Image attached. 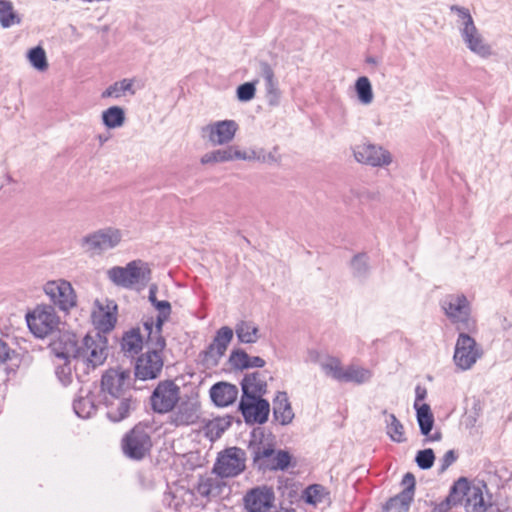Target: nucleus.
I'll use <instances>...</instances> for the list:
<instances>
[{
  "label": "nucleus",
  "mask_w": 512,
  "mask_h": 512,
  "mask_svg": "<svg viewBox=\"0 0 512 512\" xmlns=\"http://www.w3.org/2000/svg\"><path fill=\"white\" fill-rule=\"evenodd\" d=\"M74 335H63L59 341L53 342L51 351L55 355V375L63 386L72 382L70 359L76 361L75 367L82 364L87 369H95L102 365L108 356V340L99 334H87L81 344L75 341Z\"/></svg>",
  "instance_id": "nucleus-1"
},
{
  "label": "nucleus",
  "mask_w": 512,
  "mask_h": 512,
  "mask_svg": "<svg viewBox=\"0 0 512 512\" xmlns=\"http://www.w3.org/2000/svg\"><path fill=\"white\" fill-rule=\"evenodd\" d=\"M446 500L453 506H463L466 512H486L492 506L493 495L484 481L460 477L451 486Z\"/></svg>",
  "instance_id": "nucleus-2"
},
{
  "label": "nucleus",
  "mask_w": 512,
  "mask_h": 512,
  "mask_svg": "<svg viewBox=\"0 0 512 512\" xmlns=\"http://www.w3.org/2000/svg\"><path fill=\"white\" fill-rule=\"evenodd\" d=\"M446 317L457 331H475L476 321L471 315V305L464 294H449L441 302Z\"/></svg>",
  "instance_id": "nucleus-3"
},
{
  "label": "nucleus",
  "mask_w": 512,
  "mask_h": 512,
  "mask_svg": "<svg viewBox=\"0 0 512 512\" xmlns=\"http://www.w3.org/2000/svg\"><path fill=\"white\" fill-rule=\"evenodd\" d=\"M107 276L117 286L132 288L136 284H146L151 279V269L146 262L134 260L125 267L110 268Z\"/></svg>",
  "instance_id": "nucleus-4"
},
{
  "label": "nucleus",
  "mask_w": 512,
  "mask_h": 512,
  "mask_svg": "<svg viewBox=\"0 0 512 512\" xmlns=\"http://www.w3.org/2000/svg\"><path fill=\"white\" fill-rule=\"evenodd\" d=\"M29 330L38 338H45L58 330L60 318L53 306H37L26 315Z\"/></svg>",
  "instance_id": "nucleus-5"
},
{
  "label": "nucleus",
  "mask_w": 512,
  "mask_h": 512,
  "mask_svg": "<svg viewBox=\"0 0 512 512\" xmlns=\"http://www.w3.org/2000/svg\"><path fill=\"white\" fill-rule=\"evenodd\" d=\"M147 346V352L141 354L135 362L134 376L142 381L158 378L164 365L162 355L164 349H156V344H147Z\"/></svg>",
  "instance_id": "nucleus-6"
},
{
  "label": "nucleus",
  "mask_w": 512,
  "mask_h": 512,
  "mask_svg": "<svg viewBox=\"0 0 512 512\" xmlns=\"http://www.w3.org/2000/svg\"><path fill=\"white\" fill-rule=\"evenodd\" d=\"M152 447L151 437L145 426L135 425L122 439V450L125 456L133 460H141Z\"/></svg>",
  "instance_id": "nucleus-7"
},
{
  "label": "nucleus",
  "mask_w": 512,
  "mask_h": 512,
  "mask_svg": "<svg viewBox=\"0 0 512 512\" xmlns=\"http://www.w3.org/2000/svg\"><path fill=\"white\" fill-rule=\"evenodd\" d=\"M246 453L238 447H230L219 453L213 472L221 478L235 477L245 469Z\"/></svg>",
  "instance_id": "nucleus-8"
},
{
  "label": "nucleus",
  "mask_w": 512,
  "mask_h": 512,
  "mask_svg": "<svg viewBox=\"0 0 512 512\" xmlns=\"http://www.w3.org/2000/svg\"><path fill=\"white\" fill-rule=\"evenodd\" d=\"M179 400L180 387L172 380L159 382L150 397L152 410L159 414L171 412Z\"/></svg>",
  "instance_id": "nucleus-9"
},
{
  "label": "nucleus",
  "mask_w": 512,
  "mask_h": 512,
  "mask_svg": "<svg viewBox=\"0 0 512 512\" xmlns=\"http://www.w3.org/2000/svg\"><path fill=\"white\" fill-rule=\"evenodd\" d=\"M131 372L122 368L108 369L101 378L103 398L124 396L131 393Z\"/></svg>",
  "instance_id": "nucleus-10"
},
{
  "label": "nucleus",
  "mask_w": 512,
  "mask_h": 512,
  "mask_svg": "<svg viewBox=\"0 0 512 512\" xmlns=\"http://www.w3.org/2000/svg\"><path fill=\"white\" fill-rule=\"evenodd\" d=\"M459 335L455 345L453 360L462 371L470 369L481 357L482 352L474 338L468 333L472 331H458Z\"/></svg>",
  "instance_id": "nucleus-11"
},
{
  "label": "nucleus",
  "mask_w": 512,
  "mask_h": 512,
  "mask_svg": "<svg viewBox=\"0 0 512 512\" xmlns=\"http://www.w3.org/2000/svg\"><path fill=\"white\" fill-rule=\"evenodd\" d=\"M169 413L168 423L170 425L175 427L194 425L201 417V404L196 397L180 398Z\"/></svg>",
  "instance_id": "nucleus-12"
},
{
  "label": "nucleus",
  "mask_w": 512,
  "mask_h": 512,
  "mask_svg": "<svg viewBox=\"0 0 512 512\" xmlns=\"http://www.w3.org/2000/svg\"><path fill=\"white\" fill-rule=\"evenodd\" d=\"M122 239V234L115 228H104L87 234L81 239V246L89 252L100 254L116 247Z\"/></svg>",
  "instance_id": "nucleus-13"
},
{
  "label": "nucleus",
  "mask_w": 512,
  "mask_h": 512,
  "mask_svg": "<svg viewBox=\"0 0 512 512\" xmlns=\"http://www.w3.org/2000/svg\"><path fill=\"white\" fill-rule=\"evenodd\" d=\"M44 292L51 302L62 311H69L76 306L77 297L70 282L59 279L48 281L44 285Z\"/></svg>",
  "instance_id": "nucleus-14"
},
{
  "label": "nucleus",
  "mask_w": 512,
  "mask_h": 512,
  "mask_svg": "<svg viewBox=\"0 0 512 512\" xmlns=\"http://www.w3.org/2000/svg\"><path fill=\"white\" fill-rule=\"evenodd\" d=\"M238 128L235 120H221L204 126L201 135L213 146L226 145L234 139Z\"/></svg>",
  "instance_id": "nucleus-15"
},
{
  "label": "nucleus",
  "mask_w": 512,
  "mask_h": 512,
  "mask_svg": "<svg viewBox=\"0 0 512 512\" xmlns=\"http://www.w3.org/2000/svg\"><path fill=\"white\" fill-rule=\"evenodd\" d=\"M239 409L246 423L263 424L268 420L270 404L262 396H242Z\"/></svg>",
  "instance_id": "nucleus-16"
},
{
  "label": "nucleus",
  "mask_w": 512,
  "mask_h": 512,
  "mask_svg": "<svg viewBox=\"0 0 512 512\" xmlns=\"http://www.w3.org/2000/svg\"><path fill=\"white\" fill-rule=\"evenodd\" d=\"M275 501V493L272 487L261 485L248 490L244 497V508L248 512H268Z\"/></svg>",
  "instance_id": "nucleus-17"
},
{
  "label": "nucleus",
  "mask_w": 512,
  "mask_h": 512,
  "mask_svg": "<svg viewBox=\"0 0 512 512\" xmlns=\"http://www.w3.org/2000/svg\"><path fill=\"white\" fill-rule=\"evenodd\" d=\"M404 489L396 496L390 498L383 506V512H408L414 499L415 477L406 473L402 479Z\"/></svg>",
  "instance_id": "nucleus-18"
},
{
  "label": "nucleus",
  "mask_w": 512,
  "mask_h": 512,
  "mask_svg": "<svg viewBox=\"0 0 512 512\" xmlns=\"http://www.w3.org/2000/svg\"><path fill=\"white\" fill-rule=\"evenodd\" d=\"M107 408L106 415L112 422H120L127 418L131 411L137 407V401L132 394L103 398Z\"/></svg>",
  "instance_id": "nucleus-19"
},
{
  "label": "nucleus",
  "mask_w": 512,
  "mask_h": 512,
  "mask_svg": "<svg viewBox=\"0 0 512 512\" xmlns=\"http://www.w3.org/2000/svg\"><path fill=\"white\" fill-rule=\"evenodd\" d=\"M354 157L360 162L371 166H384L391 162L390 153L382 147L363 143L354 148Z\"/></svg>",
  "instance_id": "nucleus-20"
},
{
  "label": "nucleus",
  "mask_w": 512,
  "mask_h": 512,
  "mask_svg": "<svg viewBox=\"0 0 512 512\" xmlns=\"http://www.w3.org/2000/svg\"><path fill=\"white\" fill-rule=\"evenodd\" d=\"M96 305L98 309L92 313V322L98 332L94 335L99 334L101 336V333H108L115 327L117 305L111 300H107L105 306L99 301H96ZM102 337L104 336L102 335Z\"/></svg>",
  "instance_id": "nucleus-21"
},
{
  "label": "nucleus",
  "mask_w": 512,
  "mask_h": 512,
  "mask_svg": "<svg viewBox=\"0 0 512 512\" xmlns=\"http://www.w3.org/2000/svg\"><path fill=\"white\" fill-rule=\"evenodd\" d=\"M169 317H163L161 313H158L156 318L152 316L143 318L142 326L147 344H156V349H165L166 340L162 335V328Z\"/></svg>",
  "instance_id": "nucleus-22"
},
{
  "label": "nucleus",
  "mask_w": 512,
  "mask_h": 512,
  "mask_svg": "<svg viewBox=\"0 0 512 512\" xmlns=\"http://www.w3.org/2000/svg\"><path fill=\"white\" fill-rule=\"evenodd\" d=\"M233 338V330L228 326L221 327L212 341L205 350V359H212L217 362L226 352L229 343Z\"/></svg>",
  "instance_id": "nucleus-23"
},
{
  "label": "nucleus",
  "mask_w": 512,
  "mask_h": 512,
  "mask_svg": "<svg viewBox=\"0 0 512 512\" xmlns=\"http://www.w3.org/2000/svg\"><path fill=\"white\" fill-rule=\"evenodd\" d=\"M461 38L466 47L474 54L482 58H488L492 54L491 46L485 41L477 27L463 33Z\"/></svg>",
  "instance_id": "nucleus-24"
},
{
  "label": "nucleus",
  "mask_w": 512,
  "mask_h": 512,
  "mask_svg": "<svg viewBox=\"0 0 512 512\" xmlns=\"http://www.w3.org/2000/svg\"><path fill=\"white\" fill-rule=\"evenodd\" d=\"M273 417L281 425L290 424L294 418V412L285 391H278L273 399Z\"/></svg>",
  "instance_id": "nucleus-25"
},
{
  "label": "nucleus",
  "mask_w": 512,
  "mask_h": 512,
  "mask_svg": "<svg viewBox=\"0 0 512 512\" xmlns=\"http://www.w3.org/2000/svg\"><path fill=\"white\" fill-rule=\"evenodd\" d=\"M238 395V389L235 385L226 382L214 384L210 389V397L215 405L226 407L232 404Z\"/></svg>",
  "instance_id": "nucleus-26"
},
{
  "label": "nucleus",
  "mask_w": 512,
  "mask_h": 512,
  "mask_svg": "<svg viewBox=\"0 0 512 512\" xmlns=\"http://www.w3.org/2000/svg\"><path fill=\"white\" fill-rule=\"evenodd\" d=\"M145 336L140 327H134L125 332L121 340V349L125 355L134 357L139 354L143 348Z\"/></svg>",
  "instance_id": "nucleus-27"
},
{
  "label": "nucleus",
  "mask_w": 512,
  "mask_h": 512,
  "mask_svg": "<svg viewBox=\"0 0 512 512\" xmlns=\"http://www.w3.org/2000/svg\"><path fill=\"white\" fill-rule=\"evenodd\" d=\"M242 396H262L267 391V383L260 372L246 374L241 382Z\"/></svg>",
  "instance_id": "nucleus-28"
},
{
  "label": "nucleus",
  "mask_w": 512,
  "mask_h": 512,
  "mask_svg": "<svg viewBox=\"0 0 512 512\" xmlns=\"http://www.w3.org/2000/svg\"><path fill=\"white\" fill-rule=\"evenodd\" d=\"M237 155H238V146L230 145V146H226L225 148L216 149V150L205 153L201 157L200 162L203 165L230 162V161L238 160Z\"/></svg>",
  "instance_id": "nucleus-29"
},
{
  "label": "nucleus",
  "mask_w": 512,
  "mask_h": 512,
  "mask_svg": "<svg viewBox=\"0 0 512 512\" xmlns=\"http://www.w3.org/2000/svg\"><path fill=\"white\" fill-rule=\"evenodd\" d=\"M233 417L225 415L209 420L203 427L204 434L211 441L219 439L222 434L231 426Z\"/></svg>",
  "instance_id": "nucleus-30"
},
{
  "label": "nucleus",
  "mask_w": 512,
  "mask_h": 512,
  "mask_svg": "<svg viewBox=\"0 0 512 512\" xmlns=\"http://www.w3.org/2000/svg\"><path fill=\"white\" fill-rule=\"evenodd\" d=\"M414 408L416 410V418L420 432L422 435L428 436L434 426V416L431 411V408L426 403H414Z\"/></svg>",
  "instance_id": "nucleus-31"
},
{
  "label": "nucleus",
  "mask_w": 512,
  "mask_h": 512,
  "mask_svg": "<svg viewBox=\"0 0 512 512\" xmlns=\"http://www.w3.org/2000/svg\"><path fill=\"white\" fill-rule=\"evenodd\" d=\"M236 336L241 343L253 344L259 339V329L251 321H240L235 326Z\"/></svg>",
  "instance_id": "nucleus-32"
},
{
  "label": "nucleus",
  "mask_w": 512,
  "mask_h": 512,
  "mask_svg": "<svg viewBox=\"0 0 512 512\" xmlns=\"http://www.w3.org/2000/svg\"><path fill=\"white\" fill-rule=\"evenodd\" d=\"M382 414L385 415L386 433L390 439L396 443H403L406 441L404 436V426L398 420V418L388 413L387 410H383Z\"/></svg>",
  "instance_id": "nucleus-33"
},
{
  "label": "nucleus",
  "mask_w": 512,
  "mask_h": 512,
  "mask_svg": "<svg viewBox=\"0 0 512 512\" xmlns=\"http://www.w3.org/2000/svg\"><path fill=\"white\" fill-rule=\"evenodd\" d=\"M102 122L108 129L121 127L125 122V111L120 106H111L102 112Z\"/></svg>",
  "instance_id": "nucleus-34"
},
{
  "label": "nucleus",
  "mask_w": 512,
  "mask_h": 512,
  "mask_svg": "<svg viewBox=\"0 0 512 512\" xmlns=\"http://www.w3.org/2000/svg\"><path fill=\"white\" fill-rule=\"evenodd\" d=\"M248 448L252 454L254 464L260 470H262L261 463H268L274 452L271 445H264L262 442H250Z\"/></svg>",
  "instance_id": "nucleus-35"
},
{
  "label": "nucleus",
  "mask_w": 512,
  "mask_h": 512,
  "mask_svg": "<svg viewBox=\"0 0 512 512\" xmlns=\"http://www.w3.org/2000/svg\"><path fill=\"white\" fill-rule=\"evenodd\" d=\"M450 11L457 15V24L460 35L476 27L468 8L459 5H452L450 7Z\"/></svg>",
  "instance_id": "nucleus-36"
},
{
  "label": "nucleus",
  "mask_w": 512,
  "mask_h": 512,
  "mask_svg": "<svg viewBox=\"0 0 512 512\" xmlns=\"http://www.w3.org/2000/svg\"><path fill=\"white\" fill-rule=\"evenodd\" d=\"M73 409L80 418H90L96 412V405L93 396L87 395L76 399L73 403Z\"/></svg>",
  "instance_id": "nucleus-37"
},
{
  "label": "nucleus",
  "mask_w": 512,
  "mask_h": 512,
  "mask_svg": "<svg viewBox=\"0 0 512 512\" xmlns=\"http://www.w3.org/2000/svg\"><path fill=\"white\" fill-rule=\"evenodd\" d=\"M355 91L361 104L369 105L372 103L374 98L372 85L366 76H361L356 80Z\"/></svg>",
  "instance_id": "nucleus-38"
},
{
  "label": "nucleus",
  "mask_w": 512,
  "mask_h": 512,
  "mask_svg": "<svg viewBox=\"0 0 512 512\" xmlns=\"http://www.w3.org/2000/svg\"><path fill=\"white\" fill-rule=\"evenodd\" d=\"M371 378V372L368 369L349 366L344 369V374L341 382H353L356 384H362L369 381Z\"/></svg>",
  "instance_id": "nucleus-39"
},
{
  "label": "nucleus",
  "mask_w": 512,
  "mask_h": 512,
  "mask_svg": "<svg viewBox=\"0 0 512 512\" xmlns=\"http://www.w3.org/2000/svg\"><path fill=\"white\" fill-rule=\"evenodd\" d=\"M291 461V456L287 451H274L268 463H261L262 470H285Z\"/></svg>",
  "instance_id": "nucleus-40"
},
{
  "label": "nucleus",
  "mask_w": 512,
  "mask_h": 512,
  "mask_svg": "<svg viewBox=\"0 0 512 512\" xmlns=\"http://www.w3.org/2000/svg\"><path fill=\"white\" fill-rule=\"evenodd\" d=\"M21 21L18 14L13 11L12 3L5 0H0V24L3 28H9L14 24H19Z\"/></svg>",
  "instance_id": "nucleus-41"
},
{
  "label": "nucleus",
  "mask_w": 512,
  "mask_h": 512,
  "mask_svg": "<svg viewBox=\"0 0 512 512\" xmlns=\"http://www.w3.org/2000/svg\"><path fill=\"white\" fill-rule=\"evenodd\" d=\"M133 83L129 79H123L121 81L115 82L114 84L110 85L103 93L102 98H119L121 97L125 92H131V94H134V90L132 89Z\"/></svg>",
  "instance_id": "nucleus-42"
},
{
  "label": "nucleus",
  "mask_w": 512,
  "mask_h": 512,
  "mask_svg": "<svg viewBox=\"0 0 512 512\" xmlns=\"http://www.w3.org/2000/svg\"><path fill=\"white\" fill-rule=\"evenodd\" d=\"M321 368L327 376L341 382L344 369L339 359L328 357L325 361L321 362Z\"/></svg>",
  "instance_id": "nucleus-43"
},
{
  "label": "nucleus",
  "mask_w": 512,
  "mask_h": 512,
  "mask_svg": "<svg viewBox=\"0 0 512 512\" xmlns=\"http://www.w3.org/2000/svg\"><path fill=\"white\" fill-rule=\"evenodd\" d=\"M350 266L354 277L364 279L368 275L369 265L366 254L355 255L351 260Z\"/></svg>",
  "instance_id": "nucleus-44"
},
{
  "label": "nucleus",
  "mask_w": 512,
  "mask_h": 512,
  "mask_svg": "<svg viewBox=\"0 0 512 512\" xmlns=\"http://www.w3.org/2000/svg\"><path fill=\"white\" fill-rule=\"evenodd\" d=\"M27 56L31 65L38 71H45L48 68L46 53L42 47L30 49Z\"/></svg>",
  "instance_id": "nucleus-45"
},
{
  "label": "nucleus",
  "mask_w": 512,
  "mask_h": 512,
  "mask_svg": "<svg viewBox=\"0 0 512 512\" xmlns=\"http://www.w3.org/2000/svg\"><path fill=\"white\" fill-rule=\"evenodd\" d=\"M249 355L242 349H235L230 353L229 364L236 370L247 369Z\"/></svg>",
  "instance_id": "nucleus-46"
},
{
  "label": "nucleus",
  "mask_w": 512,
  "mask_h": 512,
  "mask_svg": "<svg viewBox=\"0 0 512 512\" xmlns=\"http://www.w3.org/2000/svg\"><path fill=\"white\" fill-rule=\"evenodd\" d=\"M435 461V454L431 448H426L418 451L415 457V462L418 467L423 470L430 469Z\"/></svg>",
  "instance_id": "nucleus-47"
},
{
  "label": "nucleus",
  "mask_w": 512,
  "mask_h": 512,
  "mask_svg": "<svg viewBox=\"0 0 512 512\" xmlns=\"http://www.w3.org/2000/svg\"><path fill=\"white\" fill-rule=\"evenodd\" d=\"M256 87L254 82H245L237 87V99L241 102H248L255 97Z\"/></svg>",
  "instance_id": "nucleus-48"
},
{
  "label": "nucleus",
  "mask_w": 512,
  "mask_h": 512,
  "mask_svg": "<svg viewBox=\"0 0 512 512\" xmlns=\"http://www.w3.org/2000/svg\"><path fill=\"white\" fill-rule=\"evenodd\" d=\"M266 101L271 107H276L280 104L281 92L278 88L277 81L265 84Z\"/></svg>",
  "instance_id": "nucleus-49"
},
{
  "label": "nucleus",
  "mask_w": 512,
  "mask_h": 512,
  "mask_svg": "<svg viewBox=\"0 0 512 512\" xmlns=\"http://www.w3.org/2000/svg\"><path fill=\"white\" fill-rule=\"evenodd\" d=\"M324 496V488L321 485H310L305 490V501L309 504L316 505L322 501Z\"/></svg>",
  "instance_id": "nucleus-50"
},
{
  "label": "nucleus",
  "mask_w": 512,
  "mask_h": 512,
  "mask_svg": "<svg viewBox=\"0 0 512 512\" xmlns=\"http://www.w3.org/2000/svg\"><path fill=\"white\" fill-rule=\"evenodd\" d=\"M17 357V352L0 338V366Z\"/></svg>",
  "instance_id": "nucleus-51"
},
{
  "label": "nucleus",
  "mask_w": 512,
  "mask_h": 512,
  "mask_svg": "<svg viewBox=\"0 0 512 512\" xmlns=\"http://www.w3.org/2000/svg\"><path fill=\"white\" fill-rule=\"evenodd\" d=\"M457 459V455L454 450H448L440 460L439 471H446Z\"/></svg>",
  "instance_id": "nucleus-52"
},
{
  "label": "nucleus",
  "mask_w": 512,
  "mask_h": 512,
  "mask_svg": "<svg viewBox=\"0 0 512 512\" xmlns=\"http://www.w3.org/2000/svg\"><path fill=\"white\" fill-rule=\"evenodd\" d=\"M276 152H277V147H274L273 151L268 152V153L263 148H260L259 162L269 163V164L278 163L279 157L277 156Z\"/></svg>",
  "instance_id": "nucleus-53"
},
{
  "label": "nucleus",
  "mask_w": 512,
  "mask_h": 512,
  "mask_svg": "<svg viewBox=\"0 0 512 512\" xmlns=\"http://www.w3.org/2000/svg\"><path fill=\"white\" fill-rule=\"evenodd\" d=\"M261 76L265 80V84L275 82L274 71L267 62L260 63Z\"/></svg>",
  "instance_id": "nucleus-54"
},
{
  "label": "nucleus",
  "mask_w": 512,
  "mask_h": 512,
  "mask_svg": "<svg viewBox=\"0 0 512 512\" xmlns=\"http://www.w3.org/2000/svg\"><path fill=\"white\" fill-rule=\"evenodd\" d=\"M238 160H246V161H259L260 159V149H252L249 152L242 151L238 148Z\"/></svg>",
  "instance_id": "nucleus-55"
},
{
  "label": "nucleus",
  "mask_w": 512,
  "mask_h": 512,
  "mask_svg": "<svg viewBox=\"0 0 512 512\" xmlns=\"http://www.w3.org/2000/svg\"><path fill=\"white\" fill-rule=\"evenodd\" d=\"M153 306L158 310V313H161L163 317L170 316L171 314V305L166 300H157Z\"/></svg>",
  "instance_id": "nucleus-56"
},
{
  "label": "nucleus",
  "mask_w": 512,
  "mask_h": 512,
  "mask_svg": "<svg viewBox=\"0 0 512 512\" xmlns=\"http://www.w3.org/2000/svg\"><path fill=\"white\" fill-rule=\"evenodd\" d=\"M265 366V360L259 356H249L247 369L249 368H262Z\"/></svg>",
  "instance_id": "nucleus-57"
},
{
  "label": "nucleus",
  "mask_w": 512,
  "mask_h": 512,
  "mask_svg": "<svg viewBox=\"0 0 512 512\" xmlns=\"http://www.w3.org/2000/svg\"><path fill=\"white\" fill-rule=\"evenodd\" d=\"M415 395H416V397H415L414 403L420 404L419 402L424 400L427 396L426 388L421 385H417L415 388Z\"/></svg>",
  "instance_id": "nucleus-58"
},
{
  "label": "nucleus",
  "mask_w": 512,
  "mask_h": 512,
  "mask_svg": "<svg viewBox=\"0 0 512 512\" xmlns=\"http://www.w3.org/2000/svg\"><path fill=\"white\" fill-rule=\"evenodd\" d=\"M453 506L450 502H448V500H444L442 501L440 504L436 505L432 512H447V510Z\"/></svg>",
  "instance_id": "nucleus-59"
},
{
  "label": "nucleus",
  "mask_w": 512,
  "mask_h": 512,
  "mask_svg": "<svg viewBox=\"0 0 512 512\" xmlns=\"http://www.w3.org/2000/svg\"><path fill=\"white\" fill-rule=\"evenodd\" d=\"M148 298L152 305L158 300L156 298V286L150 287Z\"/></svg>",
  "instance_id": "nucleus-60"
},
{
  "label": "nucleus",
  "mask_w": 512,
  "mask_h": 512,
  "mask_svg": "<svg viewBox=\"0 0 512 512\" xmlns=\"http://www.w3.org/2000/svg\"><path fill=\"white\" fill-rule=\"evenodd\" d=\"M440 439H441V433L440 432H436V433H434L432 435L429 434L425 441L434 442V441H439Z\"/></svg>",
  "instance_id": "nucleus-61"
},
{
  "label": "nucleus",
  "mask_w": 512,
  "mask_h": 512,
  "mask_svg": "<svg viewBox=\"0 0 512 512\" xmlns=\"http://www.w3.org/2000/svg\"><path fill=\"white\" fill-rule=\"evenodd\" d=\"M486 512H503L493 501L491 508L488 509Z\"/></svg>",
  "instance_id": "nucleus-62"
},
{
  "label": "nucleus",
  "mask_w": 512,
  "mask_h": 512,
  "mask_svg": "<svg viewBox=\"0 0 512 512\" xmlns=\"http://www.w3.org/2000/svg\"><path fill=\"white\" fill-rule=\"evenodd\" d=\"M366 62L368 64H372V65H377L378 64L377 59L375 57H372V56L367 57Z\"/></svg>",
  "instance_id": "nucleus-63"
},
{
  "label": "nucleus",
  "mask_w": 512,
  "mask_h": 512,
  "mask_svg": "<svg viewBox=\"0 0 512 512\" xmlns=\"http://www.w3.org/2000/svg\"><path fill=\"white\" fill-rule=\"evenodd\" d=\"M509 326H510V324L505 323L504 329H507V327H509Z\"/></svg>",
  "instance_id": "nucleus-64"
}]
</instances>
